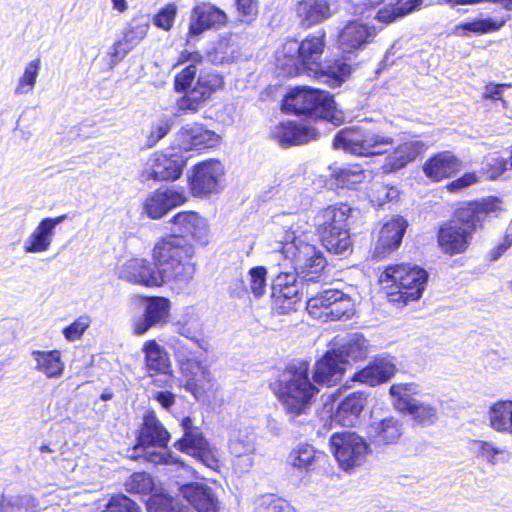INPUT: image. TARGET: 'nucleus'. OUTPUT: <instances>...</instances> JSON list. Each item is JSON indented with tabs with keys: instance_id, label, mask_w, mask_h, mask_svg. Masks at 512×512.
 Wrapping results in <instances>:
<instances>
[{
	"instance_id": "1",
	"label": "nucleus",
	"mask_w": 512,
	"mask_h": 512,
	"mask_svg": "<svg viewBox=\"0 0 512 512\" xmlns=\"http://www.w3.org/2000/svg\"><path fill=\"white\" fill-rule=\"evenodd\" d=\"M194 254L193 245L184 239L163 237L153 248L154 263L143 258L129 259L121 266L119 278L144 287H160L168 282L184 285L195 273Z\"/></svg>"
},
{
	"instance_id": "2",
	"label": "nucleus",
	"mask_w": 512,
	"mask_h": 512,
	"mask_svg": "<svg viewBox=\"0 0 512 512\" xmlns=\"http://www.w3.org/2000/svg\"><path fill=\"white\" fill-rule=\"evenodd\" d=\"M276 224L281 226L284 236L282 254L293 264L294 272H279L272 283V291H281L292 285H302L301 279L314 282L325 266L322 253L301 239L302 221L295 214H283L277 217Z\"/></svg>"
},
{
	"instance_id": "3",
	"label": "nucleus",
	"mask_w": 512,
	"mask_h": 512,
	"mask_svg": "<svg viewBox=\"0 0 512 512\" xmlns=\"http://www.w3.org/2000/svg\"><path fill=\"white\" fill-rule=\"evenodd\" d=\"M271 389L292 419L306 414L319 392L309 377V364L306 361L289 365L271 384Z\"/></svg>"
},
{
	"instance_id": "4",
	"label": "nucleus",
	"mask_w": 512,
	"mask_h": 512,
	"mask_svg": "<svg viewBox=\"0 0 512 512\" xmlns=\"http://www.w3.org/2000/svg\"><path fill=\"white\" fill-rule=\"evenodd\" d=\"M325 47V32L318 31L307 36L301 43L289 40L276 54L278 66L288 75L317 74Z\"/></svg>"
},
{
	"instance_id": "5",
	"label": "nucleus",
	"mask_w": 512,
	"mask_h": 512,
	"mask_svg": "<svg viewBox=\"0 0 512 512\" xmlns=\"http://www.w3.org/2000/svg\"><path fill=\"white\" fill-rule=\"evenodd\" d=\"M282 109L294 114H307L334 126L343 124L345 120L344 113L336 108L333 97L320 89L298 87L291 90L283 100Z\"/></svg>"
},
{
	"instance_id": "6",
	"label": "nucleus",
	"mask_w": 512,
	"mask_h": 512,
	"mask_svg": "<svg viewBox=\"0 0 512 512\" xmlns=\"http://www.w3.org/2000/svg\"><path fill=\"white\" fill-rule=\"evenodd\" d=\"M352 209L347 204L330 205L316 216V225L324 247L343 255L352 250L348 219Z\"/></svg>"
},
{
	"instance_id": "7",
	"label": "nucleus",
	"mask_w": 512,
	"mask_h": 512,
	"mask_svg": "<svg viewBox=\"0 0 512 512\" xmlns=\"http://www.w3.org/2000/svg\"><path fill=\"white\" fill-rule=\"evenodd\" d=\"M428 273L417 266H389L380 276V282L388 288L389 294L399 295L397 300L404 303L418 300L425 289Z\"/></svg>"
},
{
	"instance_id": "8",
	"label": "nucleus",
	"mask_w": 512,
	"mask_h": 512,
	"mask_svg": "<svg viewBox=\"0 0 512 512\" xmlns=\"http://www.w3.org/2000/svg\"><path fill=\"white\" fill-rule=\"evenodd\" d=\"M393 145L391 136L361 128L343 129L333 140L336 149L365 157L385 154Z\"/></svg>"
},
{
	"instance_id": "9",
	"label": "nucleus",
	"mask_w": 512,
	"mask_h": 512,
	"mask_svg": "<svg viewBox=\"0 0 512 512\" xmlns=\"http://www.w3.org/2000/svg\"><path fill=\"white\" fill-rule=\"evenodd\" d=\"M170 437V433L156 417L155 412L149 411L144 416L134 449L136 452L141 451L143 457L154 464L179 463V459L173 456L170 451L160 452L154 449L156 447H166Z\"/></svg>"
},
{
	"instance_id": "10",
	"label": "nucleus",
	"mask_w": 512,
	"mask_h": 512,
	"mask_svg": "<svg viewBox=\"0 0 512 512\" xmlns=\"http://www.w3.org/2000/svg\"><path fill=\"white\" fill-rule=\"evenodd\" d=\"M330 447L339 466L345 471L362 465L368 454V444L364 438L351 431L333 433Z\"/></svg>"
},
{
	"instance_id": "11",
	"label": "nucleus",
	"mask_w": 512,
	"mask_h": 512,
	"mask_svg": "<svg viewBox=\"0 0 512 512\" xmlns=\"http://www.w3.org/2000/svg\"><path fill=\"white\" fill-rule=\"evenodd\" d=\"M181 428L183 435L174 443L175 449L194 457L211 469H216L218 458L201 429L193 424L190 417L181 420Z\"/></svg>"
},
{
	"instance_id": "12",
	"label": "nucleus",
	"mask_w": 512,
	"mask_h": 512,
	"mask_svg": "<svg viewBox=\"0 0 512 512\" xmlns=\"http://www.w3.org/2000/svg\"><path fill=\"white\" fill-rule=\"evenodd\" d=\"M186 158L175 147L153 153L141 172L142 181H174L180 178Z\"/></svg>"
},
{
	"instance_id": "13",
	"label": "nucleus",
	"mask_w": 512,
	"mask_h": 512,
	"mask_svg": "<svg viewBox=\"0 0 512 512\" xmlns=\"http://www.w3.org/2000/svg\"><path fill=\"white\" fill-rule=\"evenodd\" d=\"M224 167L220 161L209 159L196 164L189 177L193 196L202 197L218 193L223 187Z\"/></svg>"
},
{
	"instance_id": "14",
	"label": "nucleus",
	"mask_w": 512,
	"mask_h": 512,
	"mask_svg": "<svg viewBox=\"0 0 512 512\" xmlns=\"http://www.w3.org/2000/svg\"><path fill=\"white\" fill-rule=\"evenodd\" d=\"M188 197L184 188L161 187L149 193L142 202V214L152 220H159L172 209L183 205Z\"/></svg>"
},
{
	"instance_id": "15",
	"label": "nucleus",
	"mask_w": 512,
	"mask_h": 512,
	"mask_svg": "<svg viewBox=\"0 0 512 512\" xmlns=\"http://www.w3.org/2000/svg\"><path fill=\"white\" fill-rule=\"evenodd\" d=\"M222 79L215 74L199 76L196 85L176 102L178 113L194 114L222 86Z\"/></svg>"
},
{
	"instance_id": "16",
	"label": "nucleus",
	"mask_w": 512,
	"mask_h": 512,
	"mask_svg": "<svg viewBox=\"0 0 512 512\" xmlns=\"http://www.w3.org/2000/svg\"><path fill=\"white\" fill-rule=\"evenodd\" d=\"M499 208V200L489 197L481 201L463 203L455 211L452 222H458V225L465 227L469 233L473 235L478 228L482 226L486 217L497 211Z\"/></svg>"
},
{
	"instance_id": "17",
	"label": "nucleus",
	"mask_w": 512,
	"mask_h": 512,
	"mask_svg": "<svg viewBox=\"0 0 512 512\" xmlns=\"http://www.w3.org/2000/svg\"><path fill=\"white\" fill-rule=\"evenodd\" d=\"M167 224L171 225L173 236L184 239L190 244L184 236H190L200 244H207L209 237V226L205 218L194 211H181L171 217Z\"/></svg>"
},
{
	"instance_id": "18",
	"label": "nucleus",
	"mask_w": 512,
	"mask_h": 512,
	"mask_svg": "<svg viewBox=\"0 0 512 512\" xmlns=\"http://www.w3.org/2000/svg\"><path fill=\"white\" fill-rule=\"evenodd\" d=\"M220 142V136L203 124L190 123L182 126L176 133L174 145L179 150L192 151L215 147Z\"/></svg>"
},
{
	"instance_id": "19",
	"label": "nucleus",
	"mask_w": 512,
	"mask_h": 512,
	"mask_svg": "<svg viewBox=\"0 0 512 512\" xmlns=\"http://www.w3.org/2000/svg\"><path fill=\"white\" fill-rule=\"evenodd\" d=\"M224 11L211 3L201 2L191 11L188 37H198L210 29H218L226 23Z\"/></svg>"
},
{
	"instance_id": "20",
	"label": "nucleus",
	"mask_w": 512,
	"mask_h": 512,
	"mask_svg": "<svg viewBox=\"0 0 512 512\" xmlns=\"http://www.w3.org/2000/svg\"><path fill=\"white\" fill-rule=\"evenodd\" d=\"M377 35L374 26L360 21H351L347 23L338 35V47L346 54L355 53L363 49Z\"/></svg>"
},
{
	"instance_id": "21",
	"label": "nucleus",
	"mask_w": 512,
	"mask_h": 512,
	"mask_svg": "<svg viewBox=\"0 0 512 512\" xmlns=\"http://www.w3.org/2000/svg\"><path fill=\"white\" fill-rule=\"evenodd\" d=\"M408 227V222L401 216L388 220L381 227L375 242L373 256L384 258L398 249Z\"/></svg>"
},
{
	"instance_id": "22",
	"label": "nucleus",
	"mask_w": 512,
	"mask_h": 512,
	"mask_svg": "<svg viewBox=\"0 0 512 512\" xmlns=\"http://www.w3.org/2000/svg\"><path fill=\"white\" fill-rule=\"evenodd\" d=\"M457 223L450 220L439 228L438 244L445 254L464 253L472 241L473 235L469 233V230H465V227Z\"/></svg>"
},
{
	"instance_id": "23",
	"label": "nucleus",
	"mask_w": 512,
	"mask_h": 512,
	"mask_svg": "<svg viewBox=\"0 0 512 512\" xmlns=\"http://www.w3.org/2000/svg\"><path fill=\"white\" fill-rule=\"evenodd\" d=\"M66 218V215H60L55 218L47 217L42 219L25 239L24 251L33 254L48 251L53 242L57 225L61 224Z\"/></svg>"
},
{
	"instance_id": "24",
	"label": "nucleus",
	"mask_w": 512,
	"mask_h": 512,
	"mask_svg": "<svg viewBox=\"0 0 512 512\" xmlns=\"http://www.w3.org/2000/svg\"><path fill=\"white\" fill-rule=\"evenodd\" d=\"M318 135L317 128L291 121L281 122L271 130L272 138L281 146L304 144L316 140Z\"/></svg>"
},
{
	"instance_id": "25",
	"label": "nucleus",
	"mask_w": 512,
	"mask_h": 512,
	"mask_svg": "<svg viewBox=\"0 0 512 512\" xmlns=\"http://www.w3.org/2000/svg\"><path fill=\"white\" fill-rule=\"evenodd\" d=\"M201 358L202 357L193 358L179 365L180 372L185 378V389L192 393L197 399L213 380L210 370L207 365L203 363Z\"/></svg>"
},
{
	"instance_id": "26",
	"label": "nucleus",
	"mask_w": 512,
	"mask_h": 512,
	"mask_svg": "<svg viewBox=\"0 0 512 512\" xmlns=\"http://www.w3.org/2000/svg\"><path fill=\"white\" fill-rule=\"evenodd\" d=\"M170 301L164 297H152L147 300L144 315L134 324V333L145 334L151 327L162 326L167 322Z\"/></svg>"
},
{
	"instance_id": "27",
	"label": "nucleus",
	"mask_w": 512,
	"mask_h": 512,
	"mask_svg": "<svg viewBox=\"0 0 512 512\" xmlns=\"http://www.w3.org/2000/svg\"><path fill=\"white\" fill-rule=\"evenodd\" d=\"M344 359H341L336 350H329L316 362L313 371V381L316 384L331 386L339 382L345 371Z\"/></svg>"
},
{
	"instance_id": "28",
	"label": "nucleus",
	"mask_w": 512,
	"mask_h": 512,
	"mask_svg": "<svg viewBox=\"0 0 512 512\" xmlns=\"http://www.w3.org/2000/svg\"><path fill=\"white\" fill-rule=\"evenodd\" d=\"M144 366L149 376L158 374L173 376L168 352L154 339L147 340L141 348Z\"/></svg>"
},
{
	"instance_id": "29",
	"label": "nucleus",
	"mask_w": 512,
	"mask_h": 512,
	"mask_svg": "<svg viewBox=\"0 0 512 512\" xmlns=\"http://www.w3.org/2000/svg\"><path fill=\"white\" fill-rule=\"evenodd\" d=\"M179 492L198 512H218V501L210 487L189 483L180 486Z\"/></svg>"
},
{
	"instance_id": "30",
	"label": "nucleus",
	"mask_w": 512,
	"mask_h": 512,
	"mask_svg": "<svg viewBox=\"0 0 512 512\" xmlns=\"http://www.w3.org/2000/svg\"><path fill=\"white\" fill-rule=\"evenodd\" d=\"M366 405V397L361 392H355L345 397L332 415V421L345 427L355 426Z\"/></svg>"
},
{
	"instance_id": "31",
	"label": "nucleus",
	"mask_w": 512,
	"mask_h": 512,
	"mask_svg": "<svg viewBox=\"0 0 512 512\" xmlns=\"http://www.w3.org/2000/svg\"><path fill=\"white\" fill-rule=\"evenodd\" d=\"M425 150V144L419 140L408 141L400 144L387 156L385 163L383 164V171L385 173H392L400 170L408 163L413 162Z\"/></svg>"
},
{
	"instance_id": "32",
	"label": "nucleus",
	"mask_w": 512,
	"mask_h": 512,
	"mask_svg": "<svg viewBox=\"0 0 512 512\" xmlns=\"http://www.w3.org/2000/svg\"><path fill=\"white\" fill-rule=\"evenodd\" d=\"M460 167L461 162L450 151H444L429 158L423 166V171L431 180L441 181L455 174Z\"/></svg>"
},
{
	"instance_id": "33",
	"label": "nucleus",
	"mask_w": 512,
	"mask_h": 512,
	"mask_svg": "<svg viewBox=\"0 0 512 512\" xmlns=\"http://www.w3.org/2000/svg\"><path fill=\"white\" fill-rule=\"evenodd\" d=\"M402 433V424L394 417L373 420L367 430L371 442L376 445H387L396 442Z\"/></svg>"
},
{
	"instance_id": "34",
	"label": "nucleus",
	"mask_w": 512,
	"mask_h": 512,
	"mask_svg": "<svg viewBox=\"0 0 512 512\" xmlns=\"http://www.w3.org/2000/svg\"><path fill=\"white\" fill-rule=\"evenodd\" d=\"M31 357L34 370L48 379H57L63 375L65 364L59 350H33Z\"/></svg>"
},
{
	"instance_id": "35",
	"label": "nucleus",
	"mask_w": 512,
	"mask_h": 512,
	"mask_svg": "<svg viewBox=\"0 0 512 512\" xmlns=\"http://www.w3.org/2000/svg\"><path fill=\"white\" fill-rule=\"evenodd\" d=\"M394 363L387 358H377L367 367L354 374L353 379L370 386L389 380L395 373Z\"/></svg>"
},
{
	"instance_id": "36",
	"label": "nucleus",
	"mask_w": 512,
	"mask_h": 512,
	"mask_svg": "<svg viewBox=\"0 0 512 512\" xmlns=\"http://www.w3.org/2000/svg\"><path fill=\"white\" fill-rule=\"evenodd\" d=\"M229 450L237 459L244 458L243 469H249L253 465L255 453L254 435L247 429H238L230 434Z\"/></svg>"
},
{
	"instance_id": "37",
	"label": "nucleus",
	"mask_w": 512,
	"mask_h": 512,
	"mask_svg": "<svg viewBox=\"0 0 512 512\" xmlns=\"http://www.w3.org/2000/svg\"><path fill=\"white\" fill-rule=\"evenodd\" d=\"M297 15L303 25L310 27L331 16L330 5L327 0H301L297 5Z\"/></svg>"
},
{
	"instance_id": "38",
	"label": "nucleus",
	"mask_w": 512,
	"mask_h": 512,
	"mask_svg": "<svg viewBox=\"0 0 512 512\" xmlns=\"http://www.w3.org/2000/svg\"><path fill=\"white\" fill-rule=\"evenodd\" d=\"M335 345L341 359H344L345 364L350 360L356 361L364 359L368 353V341L359 333L347 335L342 340H336Z\"/></svg>"
},
{
	"instance_id": "39",
	"label": "nucleus",
	"mask_w": 512,
	"mask_h": 512,
	"mask_svg": "<svg viewBox=\"0 0 512 512\" xmlns=\"http://www.w3.org/2000/svg\"><path fill=\"white\" fill-rule=\"evenodd\" d=\"M324 456L323 453L316 451L312 445L302 443L290 451L287 463L299 471L309 472L315 469L317 463Z\"/></svg>"
},
{
	"instance_id": "40",
	"label": "nucleus",
	"mask_w": 512,
	"mask_h": 512,
	"mask_svg": "<svg viewBox=\"0 0 512 512\" xmlns=\"http://www.w3.org/2000/svg\"><path fill=\"white\" fill-rule=\"evenodd\" d=\"M303 288L302 284L285 287L281 291H272V310L279 315L296 310V305L301 301L304 293Z\"/></svg>"
},
{
	"instance_id": "41",
	"label": "nucleus",
	"mask_w": 512,
	"mask_h": 512,
	"mask_svg": "<svg viewBox=\"0 0 512 512\" xmlns=\"http://www.w3.org/2000/svg\"><path fill=\"white\" fill-rule=\"evenodd\" d=\"M505 23V19L494 20L491 18H476L456 25L453 28V34L461 37L468 36L469 33L485 34L498 31Z\"/></svg>"
},
{
	"instance_id": "42",
	"label": "nucleus",
	"mask_w": 512,
	"mask_h": 512,
	"mask_svg": "<svg viewBox=\"0 0 512 512\" xmlns=\"http://www.w3.org/2000/svg\"><path fill=\"white\" fill-rule=\"evenodd\" d=\"M337 297L341 298L339 290H325L316 296L308 298L306 309L313 318L326 321L329 315L327 312Z\"/></svg>"
},
{
	"instance_id": "43",
	"label": "nucleus",
	"mask_w": 512,
	"mask_h": 512,
	"mask_svg": "<svg viewBox=\"0 0 512 512\" xmlns=\"http://www.w3.org/2000/svg\"><path fill=\"white\" fill-rule=\"evenodd\" d=\"M489 421L491 427L499 432L512 430V401H500L490 407Z\"/></svg>"
},
{
	"instance_id": "44",
	"label": "nucleus",
	"mask_w": 512,
	"mask_h": 512,
	"mask_svg": "<svg viewBox=\"0 0 512 512\" xmlns=\"http://www.w3.org/2000/svg\"><path fill=\"white\" fill-rule=\"evenodd\" d=\"M351 73V66L341 60H336L326 66L320 65L319 73L313 74L316 78L322 79L330 86H340Z\"/></svg>"
},
{
	"instance_id": "45",
	"label": "nucleus",
	"mask_w": 512,
	"mask_h": 512,
	"mask_svg": "<svg viewBox=\"0 0 512 512\" xmlns=\"http://www.w3.org/2000/svg\"><path fill=\"white\" fill-rule=\"evenodd\" d=\"M398 411L409 414L414 421L422 425L433 424L437 419V409L433 405L414 400Z\"/></svg>"
},
{
	"instance_id": "46",
	"label": "nucleus",
	"mask_w": 512,
	"mask_h": 512,
	"mask_svg": "<svg viewBox=\"0 0 512 512\" xmlns=\"http://www.w3.org/2000/svg\"><path fill=\"white\" fill-rule=\"evenodd\" d=\"M168 346L174 353V357L178 363V365H181L182 363H186L193 358L202 357L203 353H201L199 350L202 348H198L196 345H194L193 342H188L183 339H180L179 337H170L168 342Z\"/></svg>"
},
{
	"instance_id": "47",
	"label": "nucleus",
	"mask_w": 512,
	"mask_h": 512,
	"mask_svg": "<svg viewBox=\"0 0 512 512\" xmlns=\"http://www.w3.org/2000/svg\"><path fill=\"white\" fill-rule=\"evenodd\" d=\"M36 502L30 495L0 494V512H35Z\"/></svg>"
},
{
	"instance_id": "48",
	"label": "nucleus",
	"mask_w": 512,
	"mask_h": 512,
	"mask_svg": "<svg viewBox=\"0 0 512 512\" xmlns=\"http://www.w3.org/2000/svg\"><path fill=\"white\" fill-rule=\"evenodd\" d=\"M148 24H138L131 26L124 34L123 40L117 42L114 45L115 56L123 57L126 55L135 45H137L148 32Z\"/></svg>"
},
{
	"instance_id": "49",
	"label": "nucleus",
	"mask_w": 512,
	"mask_h": 512,
	"mask_svg": "<svg viewBox=\"0 0 512 512\" xmlns=\"http://www.w3.org/2000/svg\"><path fill=\"white\" fill-rule=\"evenodd\" d=\"M147 510L148 512H191L187 506L163 493H155L149 497Z\"/></svg>"
},
{
	"instance_id": "50",
	"label": "nucleus",
	"mask_w": 512,
	"mask_h": 512,
	"mask_svg": "<svg viewBox=\"0 0 512 512\" xmlns=\"http://www.w3.org/2000/svg\"><path fill=\"white\" fill-rule=\"evenodd\" d=\"M418 392L419 387L416 383H396L390 387V394L397 410L407 407V404L416 400L413 395Z\"/></svg>"
},
{
	"instance_id": "51",
	"label": "nucleus",
	"mask_w": 512,
	"mask_h": 512,
	"mask_svg": "<svg viewBox=\"0 0 512 512\" xmlns=\"http://www.w3.org/2000/svg\"><path fill=\"white\" fill-rule=\"evenodd\" d=\"M333 175L342 186L352 187L363 182L367 177V172L360 165L351 164L335 170Z\"/></svg>"
},
{
	"instance_id": "52",
	"label": "nucleus",
	"mask_w": 512,
	"mask_h": 512,
	"mask_svg": "<svg viewBox=\"0 0 512 512\" xmlns=\"http://www.w3.org/2000/svg\"><path fill=\"white\" fill-rule=\"evenodd\" d=\"M39 69V59L32 60L27 64L23 76L19 79L18 85L15 89L16 94H27L34 88Z\"/></svg>"
},
{
	"instance_id": "53",
	"label": "nucleus",
	"mask_w": 512,
	"mask_h": 512,
	"mask_svg": "<svg viewBox=\"0 0 512 512\" xmlns=\"http://www.w3.org/2000/svg\"><path fill=\"white\" fill-rule=\"evenodd\" d=\"M126 490L130 493L148 494L154 489L152 477L145 473H134L125 483Z\"/></svg>"
},
{
	"instance_id": "54",
	"label": "nucleus",
	"mask_w": 512,
	"mask_h": 512,
	"mask_svg": "<svg viewBox=\"0 0 512 512\" xmlns=\"http://www.w3.org/2000/svg\"><path fill=\"white\" fill-rule=\"evenodd\" d=\"M341 298L337 297L333 301L330 310L327 312L328 320H340L342 318H349L354 313L353 303L349 296L340 291Z\"/></svg>"
},
{
	"instance_id": "55",
	"label": "nucleus",
	"mask_w": 512,
	"mask_h": 512,
	"mask_svg": "<svg viewBox=\"0 0 512 512\" xmlns=\"http://www.w3.org/2000/svg\"><path fill=\"white\" fill-rule=\"evenodd\" d=\"M267 269L263 266L253 267L249 270L250 290L256 298H260L266 291Z\"/></svg>"
},
{
	"instance_id": "56",
	"label": "nucleus",
	"mask_w": 512,
	"mask_h": 512,
	"mask_svg": "<svg viewBox=\"0 0 512 512\" xmlns=\"http://www.w3.org/2000/svg\"><path fill=\"white\" fill-rule=\"evenodd\" d=\"M258 512H297L289 503L275 495H266L261 498Z\"/></svg>"
},
{
	"instance_id": "57",
	"label": "nucleus",
	"mask_w": 512,
	"mask_h": 512,
	"mask_svg": "<svg viewBox=\"0 0 512 512\" xmlns=\"http://www.w3.org/2000/svg\"><path fill=\"white\" fill-rule=\"evenodd\" d=\"M176 15L177 6L174 3L167 4L155 15L153 23L158 28L169 31L173 27Z\"/></svg>"
},
{
	"instance_id": "58",
	"label": "nucleus",
	"mask_w": 512,
	"mask_h": 512,
	"mask_svg": "<svg viewBox=\"0 0 512 512\" xmlns=\"http://www.w3.org/2000/svg\"><path fill=\"white\" fill-rule=\"evenodd\" d=\"M90 326V319L87 316H80L73 323L63 329V335L67 341L79 340Z\"/></svg>"
},
{
	"instance_id": "59",
	"label": "nucleus",
	"mask_w": 512,
	"mask_h": 512,
	"mask_svg": "<svg viewBox=\"0 0 512 512\" xmlns=\"http://www.w3.org/2000/svg\"><path fill=\"white\" fill-rule=\"evenodd\" d=\"M103 512H139V508L125 495H116L111 497Z\"/></svg>"
},
{
	"instance_id": "60",
	"label": "nucleus",
	"mask_w": 512,
	"mask_h": 512,
	"mask_svg": "<svg viewBox=\"0 0 512 512\" xmlns=\"http://www.w3.org/2000/svg\"><path fill=\"white\" fill-rule=\"evenodd\" d=\"M171 127L172 120L167 117L161 118L156 123H154L148 137L149 146L156 145L163 137L168 134V132L171 130Z\"/></svg>"
},
{
	"instance_id": "61",
	"label": "nucleus",
	"mask_w": 512,
	"mask_h": 512,
	"mask_svg": "<svg viewBox=\"0 0 512 512\" xmlns=\"http://www.w3.org/2000/svg\"><path fill=\"white\" fill-rule=\"evenodd\" d=\"M197 74V67L189 64L175 76L174 86L177 92L186 90L192 84Z\"/></svg>"
},
{
	"instance_id": "62",
	"label": "nucleus",
	"mask_w": 512,
	"mask_h": 512,
	"mask_svg": "<svg viewBox=\"0 0 512 512\" xmlns=\"http://www.w3.org/2000/svg\"><path fill=\"white\" fill-rule=\"evenodd\" d=\"M474 449L488 462L494 463L495 456L501 453V450L492 442L476 440L473 442Z\"/></svg>"
},
{
	"instance_id": "63",
	"label": "nucleus",
	"mask_w": 512,
	"mask_h": 512,
	"mask_svg": "<svg viewBox=\"0 0 512 512\" xmlns=\"http://www.w3.org/2000/svg\"><path fill=\"white\" fill-rule=\"evenodd\" d=\"M485 165L487 177L492 180L500 176L506 170L507 162L500 157H489L486 159Z\"/></svg>"
},
{
	"instance_id": "64",
	"label": "nucleus",
	"mask_w": 512,
	"mask_h": 512,
	"mask_svg": "<svg viewBox=\"0 0 512 512\" xmlns=\"http://www.w3.org/2000/svg\"><path fill=\"white\" fill-rule=\"evenodd\" d=\"M478 179V175L474 172L465 173L462 177L450 182L447 189L450 192H455L476 183Z\"/></svg>"
}]
</instances>
